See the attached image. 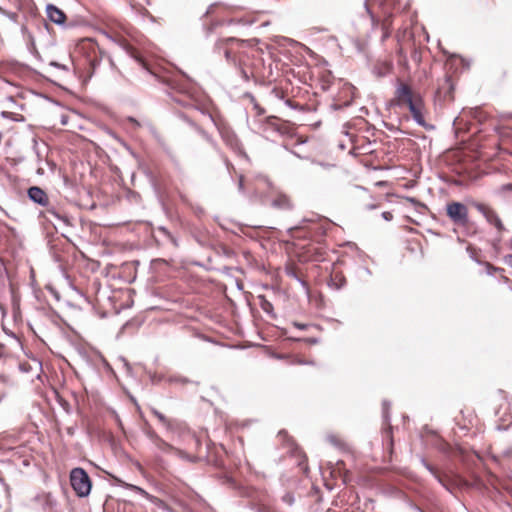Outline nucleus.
Listing matches in <instances>:
<instances>
[{
	"label": "nucleus",
	"mask_w": 512,
	"mask_h": 512,
	"mask_svg": "<svg viewBox=\"0 0 512 512\" xmlns=\"http://www.w3.org/2000/svg\"><path fill=\"white\" fill-rule=\"evenodd\" d=\"M248 47L249 42L247 40L226 37L220 38L215 42L213 52L217 55H223L227 64L234 67L241 78L248 82L250 80V74L246 70V64L249 59Z\"/></svg>",
	"instance_id": "1"
},
{
	"label": "nucleus",
	"mask_w": 512,
	"mask_h": 512,
	"mask_svg": "<svg viewBox=\"0 0 512 512\" xmlns=\"http://www.w3.org/2000/svg\"><path fill=\"white\" fill-rule=\"evenodd\" d=\"M254 195L262 203H266L270 199V205L275 209L290 210L293 208L290 197L275 187L266 176H260L257 179Z\"/></svg>",
	"instance_id": "2"
},
{
	"label": "nucleus",
	"mask_w": 512,
	"mask_h": 512,
	"mask_svg": "<svg viewBox=\"0 0 512 512\" xmlns=\"http://www.w3.org/2000/svg\"><path fill=\"white\" fill-rule=\"evenodd\" d=\"M395 95L398 105H407L414 121L420 126H425V119L421 111V100L414 98L409 85L400 82L396 87Z\"/></svg>",
	"instance_id": "3"
},
{
	"label": "nucleus",
	"mask_w": 512,
	"mask_h": 512,
	"mask_svg": "<svg viewBox=\"0 0 512 512\" xmlns=\"http://www.w3.org/2000/svg\"><path fill=\"white\" fill-rule=\"evenodd\" d=\"M214 123L226 146L234 151L237 157L246 156L242 144L232 128L223 122L214 121Z\"/></svg>",
	"instance_id": "4"
},
{
	"label": "nucleus",
	"mask_w": 512,
	"mask_h": 512,
	"mask_svg": "<svg viewBox=\"0 0 512 512\" xmlns=\"http://www.w3.org/2000/svg\"><path fill=\"white\" fill-rule=\"evenodd\" d=\"M70 483L79 497H86L91 491V480L87 472L82 468H74L70 472Z\"/></svg>",
	"instance_id": "5"
},
{
	"label": "nucleus",
	"mask_w": 512,
	"mask_h": 512,
	"mask_svg": "<svg viewBox=\"0 0 512 512\" xmlns=\"http://www.w3.org/2000/svg\"><path fill=\"white\" fill-rule=\"evenodd\" d=\"M447 216L454 224L465 226L468 223V208L461 202H451L446 207Z\"/></svg>",
	"instance_id": "6"
},
{
	"label": "nucleus",
	"mask_w": 512,
	"mask_h": 512,
	"mask_svg": "<svg viewBox=\"0 0 512 512\" xmlns=\"http://www.w3.org/2000/svg\"><path fill=\"white\" fill-rule=\"evenodd\" d=\"M116 43L127 53L129 57L134 59L143 70H145L147 73L151 74L155 78L158 77L155 73L150 71L147 62L143 59L139 52L134 47H132L125 39H119L116 41Z\"/></svg>",
	"instance_id": "7"
},
{
	"label": "nucleus",
	"mask_w": 512,
	"mask_h": 512,
	"mask_svg": "<svg viewBox=\"0 0 512 512\" xmlns=\"http://www.w3.org/2000/svg\"><path fill=\"white\" fill-rule=\"evenodd\" d=\"M476 208L487 219L490 224H493L498 230L503 229V224L496 214V212L485 204H477Z\"/></svg>",
	"instance_id": "8"
},
{
	"label": "nucleus",
	"mask_w": 512,
	"mask_h": 512,
	"mask_svg": "<svg viewBox=\"0 0 512 512\" xmlns=\"http://www.w3.org/2000/svg\"><path fill=\"white\" fill-rule=\"evenodd\" d=\"M47 18L56 25H64L66 21L65 13L53 4L46 6Z\"/></svg>",
	"instance_id": "9"
},
{
	"label": "nucleus",
	"mask_w": 512,
	"mask_h": 512,
	"mask_svg": "<svg viewBox=\"0 0 512 512\" xmlns=\"http://www.w3.org/2000/svg\"><path fill=\"white\" fill-rule=\"evenodd\" d=\"M28 196L30 200L42 206H46L49 202L45 191L37 186H33L28 189Z\"/></svg>",
	"instance_id": "10"
},
{
	"label": "nucleus",
	"mask_w": 512,
	"mask_h": 512,
	"mask_svg": "<svg viewBox=\"0 0 512 512\" xmlns=\"http://www.w3.org/2000/svg\"><path fill=\"white\" fill-rule=\"evenodd\" d=\"M264 131L265 132L270 131V132H274V133L283 135L287 132V128L283 124L279 123L278 119L276 117H269L266 120Z\"/></svg>",
	"instance_id": "11"
},
{
	"label": "nucleus",
	"mask_w": 512,
	"mask_h": 512,
	"mask_svg": "<svg viewBox=\"0 0 512 512\" xmlns=\"http://www.w3.org/2000/svg\"><path fill=\"white\" fill-rule=\"evenodd\" d=\"M392 68H393V65L391 62L382 61V62H377L374 65L372 72L377 78H382V77H385L388 74H390L392 71Z\"/></svg>",
	"instance_id": "12"
},
{
	"label": "nucleus",
	"mask_w": 512,
	"mask_h": 512,
	"mask_svg": "<svg viewBox=\"0 0 512 512\" xmlns=\"http://www.w3.org/2000/svg\"><path fill=\"white\" fill-rule=\"evenodd\" d=\"M149 437L154 443L155 447L160 451L165 453L173 452L174 447L167 443L166 441H164L162 438H160L156 433H149Z\"/></svg>",
	"instance_id": "13"
},
{
	"label": "nucleus",
	"mask_w": 512,
	"mask_h": 512,
	"mask_svg": "<svg viewBox=\"0 0 512 512\" xmlns=\"http://www.w3.org/2000/svg\"><path fill=\"white\" fill-rule=\"evenodd\" d=\"M173 453L178 456L179 458L183 459V460H186V461H189V462H194L195 461V457L187 454L185 451L183 450H180L178 448H175L174 447V450H173Z\"/></svg>",
	"instance_id": "14"
},
{
	"label": "nucleus",
	"mask_w": 512,
	"mask_h": 512,
	"mask_svg": "<svg viewBox=\"0 0 512 512\" xmlns=\"http://www.w3.org/2000/svg\"><path fill=\"white\" fill-rule=\"evenodd\" d=\"M259 299L262 310L266 313H271L273 311V305L267 299H265L264 296H260Z\"/></svg>",
	"instance_id": "15"
},
{
	"label": "nucleus",
	"mask_w": 512,
	"mask_h": 512,
	"mask_svg": "<svg viewBox=\"0 0 512 512\" xmlns=\"http://www.w3.org/2000/svg\"><path fill=\"white\" fill-rule=\"evenodd\" d=\"M153 414L157 417V419L167 428H170V421L167 419L165 415H163L161 412L153 409Z\"/></svg>",
	"instance_id": "16"
},
{
	"label": "nucleus",
	"mask_w": 512,
	"mask_h": 512,
	"mask_svg": "<svg viewBox=\"0 0 512 512\" xmlns=\"http://www.w3.org/2000/svg\"><path fill=\"white\" fill-rule=\"evenodd\" d=\"M218 25H219V22H217V21H211L210 23H204L203 27H204L206 36L208 37L212 33L214 28Z\"/></svg>",
	"instance_id": "17"
},
{
	"label": "nucleus",
	"mask_w": 512,
	"mask_h": 512,
	"mask_svg": "<svg viewBox=\"0 0 512 512\" xmlns=\"http://www.w3.org/2000/svg\"><path fill=\"white\" fill-rule=\"evenodd\" d=\"M109 134L126 150H129V147L127 146V144L122 141L120 138H118L114 133L112 132H109Z\"/></svg>",
	"instance_id": "18"
},
{
	"label": "nucleus",
	"mask_w": 512,
	"mask_h": 512,
	"mask_svg": "<svg viewBox=\"0 0 512 512\" xmlns=\"http://www.w3.org/2000/svg\"><path fill=\"white\" fill-rule=\"evenodd\" d=\"M159 231H161L163 234H165L167 237H169L171 239V241L176 245L175 239L173 238V236L170 234V232L166 228L160 227Z\"/></svg>",
	"instance_id": "19"
},
{
	"label": "nucleus",
	"mask_w": 512,
	"mask_h": 512,
	"mask_svg": "<svg viewBox=\"0 0 512 512\" xmlns=\"http://www.w3.org/2000/svg\"><path fill=\"white\" fill-rule=\"evenodd\" d=\"M216 6H217V3H213V4H211V5L207 8V10H206V12H205V14H204V17H205V18H207L210 14H212Z\"/></svg>",
	"instance_id": "20"
},
{
	"label": "nucleus",
	"mask_w": 512,
	"mask_h": 512,
	"mask_svg": "<svg viewBox=\"0 0 512 512\" xmlns=\"http://www.w3.org/2000/svg\"><path fill=\"white\" fill-rule=\"evenodd\" d=\"M100 64V59L95 56L93 59L90 60V65L93 70L97 68V66Z\"/></svg>",
	"instance_id": "21"
},
{
	"label": "nucleus",
	"mask_w": 512,
	"mask_h": 512,
	"mask_svg": "<svg viewBox=\"0 0 512 512\" xmlns=\"http://www.w3.org/2000/svg\"><path fill=\"white\" fill-rule=\"evenodd\" d=\"M234 23L247 25V24H250L251 22L246 21V20H244V19H237V20H235V19H231V20L229 21V24H234Z\"/></svg>",
	"instance_id": "22"
},
{
	"label": "nucleus",
	"mask_w": 512,
	"mask_h": 512,
	"mask_svg": "<svg viewBox=\"0 0 512 512\" xmlns=\"http://www.w3.org/2000/svg\"><path fill=\"white\" fill-rule=\"evenodd\" d=\"M50 65L54 66V67H56L58 69H62L64 71H67V67L65 65H63V64L58 63V62H51Z\"/></svg>",
	"instance_id": "23"
},
{
	"label": "nucleus",
	"mask_w": 512,
	"mask_h": 512,
	"mask_svg": "<svg viewBox=\"0 0 512 512\" xmlns=\"http://www.w3.org/2000/svg\"><path fill=\"white\" fill-rule=\"evenodd\" d=\"M501 192L512 191V184H505L500 187Z\"/></svg>",
	"instance_id": "24"
},
{
	"label": "nucleus",
	"mask_w": 512,
	"mask_h": 512,
	"mask_svg": "<svg viewBox=\"0 0 512 512\" xmlns=\"http://www.w3.org/2000/svg\"><path fill=\"white\" fill-rule=\"evenodd\" d=\"M285 104H286L288 107L292 108V109H297V108H298V104H296V103L292 102V101H291V100H289V99L285 101Z\"/></svg>",
	"instance_id": "25"
},
{
	"label": "nucleus",
	"mask_w": 512,
	"mask_h": 512,
	"mask_svg": "<svg viewBox=\"0 0 512 512\" xmlns=\"http://www.w3.org/2000/svg\"><path fill=\"white\" fill-rule=\"evenodd\" d=\"M382 217L387 220V221H390L392 218H393V215L391 212H383L382 213Z\"/></svg>",
	"instance_id": "26"
},
{
	"label": "nucleus",
	"mask_w": 512,
	"mask_h": 512,
	"mask_svg": "<svg viewBox=\"0 0 512 512\" xmlns=\"http://www.w3.org/2000/svg\"><path fill=\"white\" fill-rule=\"evenodd\" d=\"M293 325L300 330H305L307 328V324L303 323L294 322Z\"/></svg>",
	"instance_id": "27"
},
{
	"label": "nucleus",
	"mask_w": 512,
	"mask_h": 512,
	"mask_svg": "<svg viewBox=\"0 0 512 512\" xmlns=\"http://www.w3.org/2000/svg\"><path fill=\"white\" fill-rule=\"evenodd\" d=\"M254 109L256 110V112H257V114H258V115H261V114H263V113H264V109H263V108H261V107L259 106V104H257V103H255V104H254Z\"/></svg>",
	"instance_id": "28"
},
{
	"label": "nucleus",
	"mask_w": 512,
	"mask_h": 512,
	"mask_svg": "<svg viewBox=\"0 0 512 512\" xmlns=\"http://www.w3.org/2000/svg\"><path fill=\"white\" fill-rule=\"evenodd\" d=\"M2 116L4 118H8V119H13V120H16L15 118L12 117L13 113L12 112H7V111H3L2 113Z\"/></svg>",
	"instance_id": "29"
},
{
	"label": "nucleus",
	"mask_w": 512,
	"mask_h": 512,
	"mask_svg": "<svg viewBox=\"0 0 512 512\" xmlns=\"http://www.w3.org/2000/svg\"><path fill=\"white\" fill-rule=\"evenodd\" d=\"M389 405L386 401L383 402V410H384V417L387 419V411H388Z\"/></svg>",
	"instance_id": "30"
},
{
	"label": "nucleus",
	"mask_w": 512,
	"mask_h": 512,
	"mask_svg": "<svg viewBox=\"0 0 512 512\" xmlns=\"http://www.w3.org/2000/svg\"><path fill=\"white\" fill-rule=\"evenodd\" d=\"M200 133L207 141H211L210 136L205 131L200 130Z\"/></svg>",
	"instance_id": "31"
},
{
	"label": "nucleus",
	"mask_w": 512,
	"mask_h": 512,
	"mask_svg": "<svg viewBox=\"0 0 512 512\" xmlns=\"http://www.w3.org/2000/svg\"><path fill=\"white\" fill-rule=\"evenodd\" d=\"M477 177L478 176L473 173H468V175H467V179H469V180H475V179H477Z\"/></svg>",
	"instance_id": "32"
},
{
	"label": "nucleus",
	"mask_w": 512,
	"mask_h": 512,
	"mask_svg": "<svg viewBox=\"0 0 512 512\" xmlns=\"http://www.w3.org/2000/svg\"><path fill=\"white\" fill-rule=\"evenodd\" d=\"M170 381H171V382H174V381H175V382L180 381V382H183V383H184V382H187L185 379L177 378V377H175V378H170Z\"/></svg>",
	"instance_id": "33"
},
{
	"label": "nucleus",
	"mask_w": 512,
	"mask_h": 512,
	"mask_svg": "<svg viewBox=\"0 0 512 512\" xmlns=\"http://www.w3.org/2000/svg\"><path fill=\"white\" fill-rule=\"evenodd\" d=\"M239 189L242 190L243 189V176L241 175L240 178H239Z\"/></svg>",
	"instance_id": "34"
},
{
	"label": "nucleus",
	"mask_w": 512,
	"mask_h": 512,
	"mask_svg": "<svg viewBox=\"0 0 512 512\" xmlns=\"http://www.w3.org/2000/svg\"><path fill=\"white\" fill-rule=\"evenodd\" d=\"M129 121H130V122H132L133 124L137 125V126L139 125V123L137 122V120H136V119H134V118H129Z\"/></svg>",
	"instance_id": "35"
},
{
	"label": "nucleus",
	"mask_w": 512,
	"mask_h": 512,
	"mask_svg": "<svg viewBox=\"0 0 512 512\" xmlns=\"http://www.w3.org/2000/svg\"><path fill=\"white\" fill-rule=\"evenodd\" d=\"M426 467H427V469H428L431 473H433V474L436 476V473H435V471L433 470V468H432V467H430V466H429V465H427V464H426Z\"/></svg>",
	"instance_id": "36"
},
{
	"label": "nucleus",
	"mask_w": 512,
	"mask_h": 512,
	"mask_svg": "<svg viewBox=\"0 0 512 512\" xmlns=\"http://www.w3.org/2000/svg\"><path fill=\"white\" fill-rule=\"evenodd\" d=\"M46 163L51 167V169H54V166H55L54 162L47 161Z\"/></svg>",
	"instance_id": "37"
},
{
	"label": "nucleus",
	"mask_w": 512,
	"mask_h": 512,
	"mask_svg": "<svg viewBox=\"0 0 512 512\" xmlns=\"http://www.w3.org/2000/svg\"><path fill=\"white\" fill-rule=\"evenodd\" d=\"M0 13H1V14H5V15H7V13L5 12V10H4L1 6H0Z\"/></svg>",
	"instance_id": "38"
},
{
	"label": "nucleus",
	"mask_w": 512,
	"mask_h": 512,
	"mask_svg": "<svg viewBox=\"0 0 512 512\" xmlns=\"http://www.w3.org/2000/svg\"><path fill=\"white\" fill-rule=\"evenodd\" d=\"M365 8H366L367 12L370 13V9H369V7L367 5V2H365Z\"/></svg>",
	"instance_id": "39"
},
{
	"label": "nucleus",
	"mask_w": 512,
	"mask_h": 512,
	"mask_svg": "<svg viewBox=\"0 0 512 512\" xmlns=\"http://www.w3.org/2000/svg\"><path fill=\"white\" fill-rule=\"evenodd\" d=\"M96 49H98V50H99V48H98L97 46L92 45V50H93V52H95V50H96Z\"/></svg>",
	"instance_id": "40"
},
{
	"label": "nucleus",
	"mask_w": 512,
	"mask_h": 512,
	"mask_svg": "<svg viewBox=\"0 0 512 512\" xmlns=\"http://www.w3.org/2000/svg\"><path fill=\"white\" fill-rule=\"evenodd\" d=\"M388 35H389V34H388L387 32H385V33L383 34V39H385L386 37H388Z\"/></svg>",
	"instance_id": "41"
},
{
	"label": "nucleus",
	"mask_w": 512,
	"mask_h": 512,
	"mask_svg": "<svg viewBox=\"0 0 512 512\" xmlns=\"http://www.w3.org/2000/svg\"><path fill=\"white\" fill-rule=\"evenodd\" d=\"M64 182H65L66 184H68V183H69V180H68V178H67V177H64Z\"/></svg>",
	"instance_id": "42"
},
{
	"label": "nucleus",
	"mask_w": 512,
	"mask_h": 512,
	"mask_svg": "<svg viewBox=\"0 0 512 512\" xmlns=\"http://www.w3.org/2000/svg\"><path fill=\"white\" fill-rule=\"evenodd\" d=\"M37 157L39 158V160H41V155L39 152H37Z\"/></svg>",
	"instance_id": "43"
},
{
	"label": "nucleus",
	"mask_w": 512,
	"mask_h": 512,
	"mask_svg": "<svg viewBox=\"0 0 512 512\" xmlns=\"http://www.w3.org/2000/svg\"><path fill=\"white\" fill-rule=\"evenodd\" d=\"M0 489H1L2 491H4V487H3V485H2V484H0Z\"/></svg>",
	"instance_id": "44"
}]
</instances>
